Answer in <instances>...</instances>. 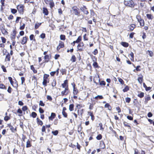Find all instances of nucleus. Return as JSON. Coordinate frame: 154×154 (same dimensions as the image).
I'll return each mask as SVG.
<instances>
[{
	"instance_id": "a18cd8bd",
	"label": "nucleus",
	"mask_w": 154,
	"mask_h": 154,
	"mask_svg": "<svg viewBox=\"0 0 154 154\" xmlns=\"http://www.w3.org/2000/svg\"><path fill=\"white\" fill-rule=\"evenodd\" d=\"M74 105L73 104H70L69 106V109L70 111H72L74 110Z\"/></svg>"
},
{
	"instance_id": "473e14b6",
	"label": "nucleus",
	"mask_w": 154,
	"mask_h": 154,
	"mask_svg": "<svg viewBox=\"0 0 154 154\" xmlns=\"http://www.w3.org/2000/svg\"><path fill=\"white\" fill-rule=\"evenodd\" d=\"M121 44L124 47H128L129 46V44L128 42H122Z\"/></svg>"
},
{
	"instance_id": "423d86ee",
	"label": "nucleus",
	"mask_w": 154,
	"mask_h": 154,
	"mask_svg": "<svg viewBox=\"0 0 154 154\" xmlns=\"http://www.w3.org/2000/svg\"><path fill=\"white\" fill-rule=\"evenodd\" d=\"M84 44L83 42L78 44L77 46V51L82 52L84 51L85 47Z\"/></svg>"
},
{
	"instance_id": "72a5a7b5",
	"label": "nucleus",
	"mask_w": 154,
	"mask_h": 154,
	"mask_svg": "<svg viewBox=\"0 0 154 154\" xmlns=\"http://www.w3.org/2000/svg\"><path fill=\"white\" fill-rule=\"evenodd\" d=\"M29 39L30 41H33L35 42L36 41L35 36L33 34H31L30 35Z\"/></svg>"
},
{
	"instance_id": "49530a36",
	"label": "nucleus",
	"mask_w": 154,
	"mask_h": 154,
	"mask_svg": "<svg viewBox=\"0 0 154 154\" xmlns=\"http://www.w3.org/2000/svg\"><path fill=\"white\" fill-rule=\"evenodd\" d=\"M137 80L139 83L141 84L143 80V76L142 75L141 77H138Z\"/></svg>"
},
{
	"instance_id": "a19ab883",
	"label": "nucleus",
	"mask_w": 154,
	"mask_h": 154,
	"mask_svg": "<svg viewBox=\"0 0 154 154\" xmlns=\"http://www.w3.org/2000/svg\"><path fill=\"white\" fill-rule=\"evenodd\" d=\"M90 57L93 62L97 61V58L95 56H94L92 54H91L90 55Z\"/></svg>"
},
{
	"instance_id": "bf43d9fd",
	"label": "nucleus",
	"mask_w": 154,
	"mask_h": 154,
	"mask_svg": "<svg viewBox=\"0 0 154 154\" xmlns=\"http://www.w3.org/2000/svg\"><path fill=\"white\" fill-rule=\"evenodd\" d=\"M100 85L101 86H105L106 85V82L104 81H100V80H99Z\"/></svg>"
},
{
	"instance_id": "bb28decb",
	"label": "nucleus",
	"mask_w": 154,
	"mask_h": 154,
	"mask_svg": "<svg viewBox=\"0 0 154 154\" xmlns=\"http://www.w3.org/2000/svg\"><path fill=\"white\" fill-rule=\"evenodd\" d=\"M36 120L37 124L38 125H40L41 126H42V125L43 124L42 121L38 117H37L36 118Z\"/></svg>"
},
{
	"instance_id": "13d9d810",
	"label": "nucleus",
	"mask_w": 154,
	"mask_h": 154,
	"mask_svg": "<svg viewBox=\"0 0 154 154\" xmlns=\"http://www.w3.org/2000/svg\"><path fill=\"white\" fill-rule=\"evenodd\" d=\"M129 90V88L128 85H126L124 89H123V91L124 92H127Z\"/></svg>"
},
{
	"instance_id": "cd10ccee",
	"label": "nucleus",
	"mask_w": 154,
	"mask_h": 154,
	"mask_svg": "<svg viewBox=\"0 0 154 154\" xmlns=\"http://www.w3.org/2000/svg\"><path fill=\"white\" fill-rule=\"evenodd\" d=\"M104 107L106 108H107L109 110H111L112 107L109 103H106L104 105Z\"/></svg>"
},
{
	"instance_id": "c756f323",
	"label": "nucleus",
	"mask_w": 154,
	"mask_h": 154,
	"mask_svg": "<svg viewBox=\"0 0 154 154\" xmlns=\"http://www.w3.org/2000/svg\"><path fill=\"white\" fill-rule=\"evenodd\" d=\"M88 114H89V115L90 116H91V119L92 120V121H93L95 119V117L93 114V112H88Z\"/></svg>"
},
{
	"instance_id": "0e129e2a",
	"label": "nucleus",
	"mask_w": 154,
	"mask_h": 154,
	"mask_svg": "<svg viewBox=\"0 0 154 154\" xmlns=\"http://www.w3.org/2000/svg\"><path fill=\"white\" fill-rule=\"evenodd\" d=\"M133 103L134 106H137L138 104V102L137 99H134L133 101Z\"/></svg>"
},
{
	"instance_id": "9d476101",
	"label": "nucleus",
	"mask_w": 154,
	"mask_h": 154,
	"mask_svg": "<svg viewBox=\"0 0 154 154\" xmlns=\"http://www.w3.org/2000/svg\"><path fill=\"white\" fill-rule=\"evenodd\" d=\"M124 4L125 5L131 7H132L134 6V2L132 0L125 1L124 2Z\"/></svg>"
},
{
	"instance_id": "ddd939ff",
	"label": "nucleus",
	"mask_w": 154,
	"mask_h": 154,
	"mask_svg": "<svg viewBox=\"0 0 154 154\" xmlns=\"http://www.w3.org/2000/svg\"><path fill=\"white\" fill-rule=\"evenodd\" d=\"M10 83L13 87L17 90L18 89V83L16 79H15V81L14 82L12 80L10 82Z\"/></svg>"
},
{
	"instance_id": "f704fd0d",
	"label": "nucleus",
	"mask_w": 154,
	"mask_h": 154,
	"mask_svg": "<svg viewBox=\"0 0 154 154\" xmlns=\"http://www.w3.org/2000/svg\"><path fill=\"white\" fill-rule=\"evenodd\" d=\"M97 61L94 62V63H93V67L95 68H100V66L98 65V64Z\"/></svg>"
},
{
	"instance_id": "393cba45",
	"label": "nucleus",
	"mask_w": 154,
	"mask_h": 154,
	"mask_svg": "<svg viewBox=\"0 0 154 154\" xmlns=\"http://www.w3.org/2000/svg\"><path fill=\"white\" fill-rule=\"evenodd\" d=\"M45 61L44 62L48 63V62L51 58V57H50L48 55H45L44 57Z\"/></svg>"
},
{
	"instance_id": "09e8293b",
	"label": "nucleus",
	"mask_w": 154,
	"mask_h": 154,
	"mask_svg": "<svg viewBox=\"0 0 154 154\" xmlns=\"http://www.w3.org/2000/svg\"><path fill=\"white\" fill-rule=\"evenodd\" d=\"M0 89L6 90L7 88L6 86L3 83L0 84Z\"/></svg>"
},
{
	"instance_id": "aec40b11",
	"label": "nucleus",
	"mask_w": 154,
	"mask_h": 154,
	"mask_svg": "<svg viewBox=\"0 0 154 154\" xmlns=\"http://www.w3.org/2000/svg\"><path fill=\"white\" fill-rule=\"evenodd\" d=\"M136 27V25L135 24H130L128 27L129 30L128 31H132Z\"/></svg>"
},
{
	"instance_id": "b1692460",
	"label": "nucleus",
	"mask_w": 154,
	"mask_h": 154,
	"mask_svg": "<svg viewBox=\"0 0 154 154\" xmlns=\"http://www.w3.org/2000/svg\"><path fill=\"white\" fill-rule=\"evenodd\" d=\"M151 97L149 95H147L145 98V100L144 101V103L146 104L148 102V101L151 100Z\"/></svg>"
},
{
	"instance_id": "8fccbe9b",
	"label": "nucleus",
	"mask_w": 154,
	"mask_h": 154,
	"mask_svg": "<svg viewBox=\"0 0 154 154\" xmlns=\"http://www.w3.org/2000/svg\"><path fill=\"white\" fill-rule=\"evenodd\" d=\"M49 5H50L51 9H52L54 5V3L52 1H50Z\"/></svg>"
},
{
	"instance_id": "c9c22d12",
	"label": "nucleus",
	"mask_w": 154,
	"mask_h": 154,
	"mask_svg": "<svg viewBox=\"0 0 154 154\" xmlns=\"http://www.w3.org/2000/svg\"><path fill=\"white\" fill-rule=\"evenodd\" d=\"M30 67L32 71L35 74L37 73V70L35 69V68L33 65H31Z\"/></svg>"
},
{
	"instance_id": "a211bd4d",
	"label": "nucleus",
	"mask_w": 154,
	"mask_h": 154,
	"mask_svg": "<svg viewBox=\"0 0 154 154\" xmlns=\"http://www.w3.org/2000/svg\"><path fill=\"white\" fill-rule=\"evenodd\" d=\"M17 33V31L16 29H14L12 31V32L11 35V37L12 39H15L16 38V36Z\"/></svg>"
},
{
	"instance_id": "58836bf2",
	"label": "nucleus",
	"mask_w": 154,
	"mask_h": 154,
	"mask_svg": "<svg viewBox=\"0 0 154 154\" xmlns=\"http://www.w3.org/2000/svg\"><path fill=\"white\" fill-rule=\"evenodd\" d=\"M123 125L125 127H128L131 129V127L129 123L127 122L124 121L123 122Z\"/></svg>"
},
{
	"instance_id": "de8ad7c7",
	"label": "nucleus",
	"mask_w": 154,
	"mask_h": 154,
	"mask_svg": "<svg viewBox=\"0 0 154 154\" xmlns=\"http://www.w3.org/2000/svg\"><path fill=\"white\" fill-rule=\"evenodd\" d=\"M146 17L149 20H152L153 18V16L152 15L150 14H147Z\"/></svg>"
},
{
	"instance_id": "7c9ffc66",
	"label": "nucleus",
	"mask_w": 154,
	"mask_h": 154,
	"mask_svg": "<svg viewBox=\"0 0 154 154\" xmlns=\"http://www.w3.org/2000/svg\"><path fill=\"white\" fill-rule=\"evenodd\" d=\"M100 146L101 149H103L105 148V144L103 141L100 142Z\"/></svg>"
},
{
	"instance_id": "4d7b16f0",
	"label": "nucleus",
	"mask_w": 154,
	"mask_h": 154,
	"mask_svg": "<svg viewBox=\"0 0 154 154\" xmlns=\"http://www.w3.org/2000/svg\"><path fill=\"white\" fill-rule=\"evenodd\" d=\"M110 129L112 131V132L114 134L115 137H118V135L116 132L115 130H113L112 128H110Z\"/></svg>"
},
{
	"instance_id": "ea45409f",
	"label": "nucleus",
	"mask_w": 154,
	"mask_h": 154,
	"mask_svg": "<svg viewBox=\"0 0 154 154\" xmlns=\"http://www.w3.org/2000/svg\"><path fill=\"white\" fill-rule=\"evenodd\" d=\"M84 111V109H82L80 110L79 109H78L77 111V113L78 115H79L80 114V115L82 116L83 114Z\"/></svg>"
},
{
	"instance_id": "a878e982",
	"label": "nucleus",
	"mask_w": 154,
	"mask_h": 154,
	"mask_svg": "<svg viewBox=\"0 0 154 154\" xmlns=\"http://www.w3.org/2000/svg\"><path fill=\"white\" fill-rule=\"evenodd\" d=\"M32 146V141L29 140H27L26 142V148H29Z\"/></svg>"
},
{
	"instance_id": "37998d69",
	"label": "nucleus",
	"mask_w": 154,
	"mask_h": 154,
	"mask_svg": "<svg viewBox=\"0 0 154 154\" xmlns=\"http://www.w3.org/2000/svg\"><path fill=\"white\" fill-rule=\"evenodd\" d=\"M76 57L74 55H73L72 56L70 59V60L72 62H75L76 61Z\"/></svg>"
},
{
	"instance_id": "5fc2aeb1",
	"label": "nucleus",
	"mask_w": 154,
	"mask_h": 154,
	"mask_svg": "<svg viewBox=\"0 0 154 154\" xmlns=\"http://www.w3.org/2000/svg\"><path fill=\"white\" fill-rule=\"evenodd\" d=\"M17 8L18 10H23L24 6L22 5H19L17 6Z\"/></svg>"
},
{
	"instance_id": "39448f33",
	"label": "nucleus",
	"mask_w": 154,
	"mask_h": 154,
	"mask_svg": "<svg viewBox=\"0 0 154 154\" xmlns=\"http://www.w3.org/2000/svg\"><path fill=\"white\" fill-rule=\"evenodd\" d=\"M103 97L102 95H98L95 97L94 98H91V103L95 105L96 103H98V101L99 100H102L103 99Z\"/></svg>"
},
{
	"instance_id": "20e7f679",
	"label": "nucleus",
	"mask_w": 154,
	"mask_h": 154,
	"mask_svg": "<svg viewBox=\"0 0 154 154\" xmlns=\"http://www.w3.org/2000/svg\"><path fill=\"white\" fill-rule=\"evenodd\" d=\"M103 97L102 95H98L95 97L94 98H91V103L95 105L96 103H98V101L99 100H102L103 99Z\"/></svg>"
},
{
	"instance_id": "9b49d317",
	"label": "nucleus",
	"mask_w": 154,
	"mask_h": 154,
	"mask_svg": "<svg viewBox=\"0 0 154 154\" xmlns=\"http://www.w3.org/2000/svg\"><path fill=\"white\" fill-rule=\"evenodd\" d=\"M79 93V91L77 88L73 89V98L75 99H77V96L76 95H77Z\"/></svg>"
},
{
	"instance_id": "680f3d73",
	"label": "nucleus",
	"mask_w": 154,
	"mask_h": 154,
	"mask_svg": "<svg viewBox=\"0 0 154 154\" xmlns=\"http://www.w3.org/2000/svg\"><path fill=\"white\" fill-rule=\"evenodd\" d=\"M102 138V136L100 134H99L96 137V139L98 140H100Z\"/></svg>"
},
{
	"instance_id": "052dcab7",
	"label": "nucleus",
	"mask_w": 154,
	"mask_h": 154,
	"mask_svg": "<svg viewBox=\"0 0 154 154\" xmlns=\"http://www.w3.org/2000/svg\"><path fill=\"white\" fill-rule=\"evenodd\" d=\"M130 55L131 57L130 58L131 60L132 61H134V54L133 52H131L130 54Z\"/></svg>"
},
{
	"instance_id": "79ce46f5",
	"label": "nucleus",
	"mask_w": 154,
	"mask_h": 154,
	"mask_svg": "<svg viewBox=\"0 0 154 154\" xmlns=\"http://www.w3.org/2000/svg\"><path fill=\"white\" fill-rule=\"evenodd\" d=\"M8 113L7 112H6L5 113V115L6 116L4 118V120L5 121H8V120H10L11 119L10 117L8 116H7Z\"/></svg>"
},
{
	"instance_id": "f257e3e1",
	"label": "nucleus",
	"mask_w": 154,
	"mask_h": 154,
	"mask_svg": "<svg viewBox=\"0 0 154 154\" xmlns=\"http://www.w3.org/2000/svg\"><path fill=\"white\" fill-rule=\"evenodd\" d=\"M49 75L48 74H45L44 75L42 84L44 87H46L47 85V84L49 82Z\"/></svg>"
},
{
	"instance_id": "338daca9",
	"label": "nucleus",
	"mask_w": 154,
	"mask_h": 154,
	"mask_svg": "<svg viewBox=\"0 0 154 154\" xmlns=\"http://www.w3.org/2000/svg\"><path fill=\"white\" fill-rule=\"evenodd\" d=\"M51 133L55 136L57 135L58 133H59V131L58 130H55V131H52Z\"/></svg>"
},
{
	"instance_id": "864d4df0",
	"label": "nucleus",
	"mask_w": 154,
	"mask_h": 154,
	"mask_svg": "<svg viewBox=\"0 0 154 154\" xmlns=\"http://www.w3.org/2000/svg\"><path fill=\"white\" fill-rule=\"evenodd\" d=\"M60 39L62 40H65L66 39V36L64 35H61L60 36Z\"/></svg>"
},
{
	"instance_id": "f8f14e48",
	"label": "nucleus",
	"mask_w": 154,
	"mask_h": 154,
	"mask_svg": "<svg viewBox=\"0 0 154 154\" xmlns=\"http://www.w3.org/2000/svg\"><path fill=\"white\" fill-rule=\"evenodd\" d=\"M10 83L13 87L17 90L18 89V83L16 79H15V81L14 82L12 80L10 82Z\"/></svg>"
},
{
	"instance_id": "603ef678",
	"label": "nucleus",
	"mask_w": 154,
	"mask_h": 154,
	"mask_svg": "<svg viewBox=\"0 0 154 154\" xmlns=\"http://www.w3.org/2000/svg\"><path fill=\"white\" fill-rule=\"evenodd\" d=\"M60 72L62 75H66V70L64 69H62L60 70Z\"/></svg>"
},
{
	"instance_id": "c85d7f7f",
	"label": "nucleus",
	"mask_w": 154,
	"mask_h": 154,
	"mask_svg": "<svg viewBox=\"0 0 154 154\" xmlns=\"http://www.w3.org/2000/svg\"><path fill=\"white\" fill-rule=\"evenodd\" d=\"M82 126L81 125H79L78 126V129H77V131L79 134H82Z\"/></svg>"
},
{
	"instance_id": "dca6fc26",
	"label": "nucleus",
	"mask_w": 154,
	"mask_h": 154,
	"mask_svg": "<svg viewBox=\"0 0 154 154\" xmlns=\"http://www.w3.org/2000/svg\"><path fill=\"white\" fill-rule=\"evenodd\" d=\"M28 40V37L27 36H25L22 38L20 42L23 45L26 44L27 43Z\"/></svg>"
},
{
	"instance_id": "5701e85b",
	"label": "nucleus",
	"mask_w": 154,
	"mask_h": 154,
	"mask_svg": "<svg viewBox=\"0 0 154 154\" xmlns=\"http://www.w3.org/2000/svg\"><path fill=\"white\" fill-rule=\"evenodd\" d=\"M56 116V114L54 112H52L51 114V115L48 118L49 120V121H53V120L55 118Z\"/></svg>"
},
{
	"instance_id": "f03ea898",
	"label": "nucleus",
	"mask_w": 154,
	"mask_h": 154,
	"mask_svg": "<svg viewBox=\"0 0 154 154\" xmlns=\"http://www.w3.org/2000/svg\"><path fill=\"white\" fill-rule=\"evenodd\" d=\"M103 97L102 95H98L95 97L94 98H91V103L95 105L96 103H98V101L99 100H102L103 99Z\"/></svg>"
},
{
	"instance_id": "c03bdc74",
	"label": "nucleus",
	"mask_w": 154,
	"mask_h": 154,
	"mask_svg": "<svg viewBox=\"0 0 154 154\" xmlns=\"http://www.w3.org/2000/svg\"><path fill=\"white\" fill-rule=\"evenodd\" d=\"M82 37L81 36H79L78 37L76 40L75 41L77 43H80L82 41Z\"/></svg>"
},
{
	"instance_id": "e2e57ef3",
	"label": "nucleus",
	"mask_w": 154,
	"mask_h": 154,
	"mask_svg": "<svg viewBox=\"0 0 154 154\" xmlns=\"http://www.w3.org/2000/svg\"><path fill=\"white\" fill-rule=\"evenodd\" d=\"M41 24L42 23H36L35 25V29H37Z\"/></svg>"
},
{
	"instance_id": "4be33fe9",
	"label": "nucleus",
	"mask_w": 154,
	"mask_h": 154,
	"mask_svg": "<svg viewBox=\"0 0 154 154\" xmlns=\"http://www.w3.org/2000/svg\"><path fill=\"white\" fill-rule=\"evenodd\" d=\"M11 56L9 53L8 52L5 56V61L6 62H9L11 60Z\"/></svg>"
},
{
	"instance_id": "e433bc0d",
	"label": "nucleus",
	"mask_w": 154,
	"mask_h": 154,
	"mask_svg": "<svg viewBox=\"0 0 154 154\" xmlns=\"http://www.w3.org/2000/svg\"><path fill=\"white\" fill-rule=\"evenodd\" d=\"M56 80L55 79L53 80L51 83V85L53 87V88H54V87L56 86Z\"/></svg>"
},
{
	"instance_id": "412c9836",
	"label": "nucleus",
	"mask_w": 154,
	"mask_h": 154,
	"mask_svg": "<svg viewBox=\"0 0 154 154\" xmlns=\"http://www.w3.org/2000/svg\"><path fill=\"white\" fill-rule=\"evenodd\" d=\"M120 15V13H119V14L115 15H112V16L113 17V20L115 22H116V19L118 21H119L120 20V19L119 18H118V17Z\"/></svg>"
},
{
	"instance_id": "0eeeda50",
	"label": "nucleus",
	"mask_w": 154,
	"mask_h": 154,
	"mask_svg": "<svg viewBox=\"0 0 154 154\" xmlns=\"http://www.w3.org/2000/svg\"><path fill=\"white\" fill-rule=\"evenodd\" d=\"M70 93L69 88H65L61 91L60 95L62 96H66Z\"/></svg>"
},
{
	"instance_id": "7ed1b4c3",
	"label": "nucleus",
	"mask_w": 154,
	"mask_h": 154,
	"mask_svg": "<svg viewBox=\"0 0 154 154\" xmlns=\"http://www.w3.org/2000/svg\"><path fill=\"white\" fill-rule=\"evenodd\" d=\"M103 97L102 95H98L95 97L94 98H91V103L95 105L96 103H98V101L99 100H102L103 99Z\"/></svg>"
},
{
	"instance_id": "2f4dec72",
	"label": "nucleus",
	"mask_w": 154,
	"mask_h": 154,
	"mask_svg": "<svg viewBox=\"0 0 154 154\" xmlns=\"http://www.w3.org/2000/svg\"><path fill=\"white\" fill-rule=\"evenodd\" d=\"M17 113H19V114L18 115L19 116H23V110H22L20 108H19L17 109Z\"/></svg>"
},
{
	"instance_id": "6e6552de",
	"label": "nucleus",
	"mask_w": 154,
	"mask_h": 154,
	"mask_svg": "<svg viewBox=\"0 0 154 154\" xmlns=\"http://www.w3.org/2000/svg\"><path fill=\"white\" fill-rule=\"evenodd\" d=\"M0 30L2 34L4 35H8L9 33L7 30L5 29V26L4 25L0 26Z\"/></svg>"
},
{
	"instance_id": "1a4fd4ad",
	"label": "nucleus",
	"mask_w": 154,
	"mask_h": 154,
	"mask_svg": "<svg viewBox=\"0 0 154 154\" xmlns=\"http://www.w3.org/2000/svg\"><path fill=\"white\" fill-rule=\"evenodd\" d=\"M136 18L138 22L140 23L141 26H144V20L142 19L140 16L137 15L136 16Z\"/></svg>"
},
{
	"instance_id": "f3484780",
	"label": "nucleus",
	"mask_w": 154,
	"mask_h": 154,
	"mask_svg": "<svg viewBox=\"0 0 154 154\" xmlns=\"http://www.w3.org/2000/svg\"><path fill=\"white\" fill-rule=\"evenodd\" d=\"M61 86L63 88H69L68 80L67 79L64 80L63 83L61 84Z\"/></svg>"
},
{
	"instance_id": "6e6d98bb",
	"label": "nucleus",
	"mask_w": 154,
	"mask_h": 154,
	"mask_svg": "<svg viewBox=\"0 0 154 154\" xmlns=\"http://www.w3.org/2000/svg\"><path fill=\"white\" fill-rule=\"evenodd\" d=\"M22 110L24 112V114H25V111L27 110L28 109V108L26 106H24L22 107Z\"/></svg>"
},
{
	"instance_id": "4468645a",
	"label": "nucleus",
	"mask_w": 154,
	"mask_h": 154,
	"mask_svg": "<svg viewBox=\"0 0 154 154\" xmlns=\"http://www.w3.org/2000/svg\"><path fill=\"white\" fill-rule=\"evenodd\" d=\"M64 47V42L62 41H60L58 45L57 48V51H59L60 48H63Z\"/></svg>"
},
{
	"instance_id": "69168bd1",
	"label": "nucleus",
	"mask_w": 154,
	"mask_h": 154,
	"mask_svg": "<svg viewBox=\"0 0 154 154\" xmlns=\"http://www.w3.org/2000/svg\"><path fill=\"white\" fill-rule=\"evenodd\" d=\"M31 116L33 118H35L37 116V114L35 112H32Z\"/></svg>"
},
{
	"instance_id": "774afa93",
	"label": "nucleus",
	"mask_w": 154,
	"mask_h": 154,
	"mask_svg": "<svg viewBox=\"0 0 154 154\" xmlns=\"http://www.w3.org/2000/svg\"><path fill=\"white\" fill-rule=\"evenodd\" d=\"M118 79L119 82L122 85L124 84L125 83L124 82L122 79L120 78H118Z\"/></svg>"
},
{
	"instance_id": "2eb2a0df",
	"label": "nucleus",
	"mask_w": 154,
	"mask_h": 154,
	"mask_svg": "<svg viewBox=\"0 0 154 154\" xmlns=\"http://www.w3.org/2000/svg\"><path fill=\"white\" fill-rule=\"evenodd\" d=\"M72 12L73 14L78 16L83 15V14L81 10H72Z\"/></svg>"
},
{
	"instance_id": "6ab92c4d",
	"label": "nucleus",
	"mask_w": 154,
	"mask_h": 154,
	"mask_svg": "<svg viewBox=\"0 0 154 154\" xmlns=\"http://www.w3.org/2000/svg\"><path fill=\"white\" fill-rule=\"evenodd\" d=\"M7 126L10 128V130L12 132H14L17 131V129L16 128H14L11 125V123L7 124Z\"/></svg>"
},
{
	"instance_id": "4c0bfd02",
	"label": "nucleus",
	"mask_w": 154,
	"mask_h": 154,
	"mask_svg": "<svg viewBox=\"0 0 154 154\" xmlns=\"http://www.w3.org/2000/svg\"><path fill=\"white\" fill-rule=\"evenodd\" d=\"M94 133V132H91L89 134V135L90 136V137L89 138V141L93 139V136Z\"/></svg>"
},
{
	"instance_id": "3c124183",
	"label": "nucleus",
	"mask_w": 154,
	"mask_h": 154,
	"mask_svg": "<svg viewBox=\"0 0 154 154\" xmlns=\"http://www.w3.org/2000/svg\"><path fill=\"white\" fill-rule=\"evenodd\" d=\"M144 94L143 92H140L139 94L137 95V96L140 98H142L144 97Z\"/></svg>"
}]
</instances>
